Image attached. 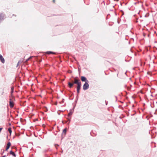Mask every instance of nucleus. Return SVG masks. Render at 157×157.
<instances>
[{"label": "nucleus", "instance_id": "obj_1", "mask_svg": "<svg viewBox=\"0 0 157 157\" xmlns=\"http://www.w3.org/2000/svg\"><path fill=\"white\" fill-rule=\"evenodd\" d=\"M74 84H77V93L79 94L80 92V90L81 86V83L80 80L78 78V77H75L74 78V81L71 83L69 82L68 83V86L70 88L72 87Z\"/></svg>", "mask_w": 157, "mask_h": 157}, {"label": "nucleus", "instance_id": "obj_2", "mask_svg": "<svg viewBox=\"0 0 157 157\" xmlns=\"http://www.w3.org/2000/svg\"><path fill=\"white\" fill-rule=\"evenodd\" d=\"M89 81L88 80L85 82L83 86V89L84 90H86L88 89L89 88V85L88 84Z\"/></svg>", "mask_w": 157, "mask_h": 157}, {"label": "nucleus", "instance_id": "obj_3", "mask_svg": "<svg viewBox=\"0 0 157 157\" xmlns=\"http://www.w3.org/2000/svg\"><path fill=\"white\" fill-rule=\"evenodd\" d=\"M10 107L11 108H13L14 105V102L12 101V100L11 99H10Z\"/></svg>", "mask_w": 157, "mask_h": 157}, {"label": "nucleus", "instance_id": "obj_4", "mask_svg": "<svg viewBox=\"0 0 157 157\" xmlns=\"http://www.w3.org/2000/svg\"><path fill=\"white\" fill-rule=\"evenodd\" d=\"M81 80L82 82H87V79L86 77L84 76H82L81 77Z\"/></svg>", "mask_w": 157, "mask_h": 157}, {"label": "nucleus", "instance_id": "obj_5", "mask_svg": "<svg viewBox=\"0 0 157 157\" xmlns=\"http://www.w3.org/2000/svg\"><path fill=\"white\" fill-rule=\"evenodd\" d=\"M0 60L1 62L3 63H4L5 61V59L0 54Z\"/></svg>", "mask_w": 157, "mask_h": 157}, {"label": "nucleus", "instance_id": "obj_6", "mask_svg": "<svg viewBox=\"0 0 157 157\" xmlns=\"http://www.w3.org/2000/svg\"><path fill=\"white\" fill-rule=\"evenodd\" d=\"M4 15L3 14H0V22L3 19Z\"/></svg>", "mask_w": 157, "mask_h": 157}, {"label": "nucleus", "instance_id": "obj_7", "mask_svg": "<svg viewBox=\"0 0 157 157\" xmlns=\"http://www.w3.org/2000/svg\"><path fill=\"white\" fill-rule=\"evenodd\" d=\"M46 53L48 55L50 54H56V53L48 51L46 52Z\"/></svg>", "mask_w": 157, "mask_h": 157}, {"label": "nucleus", "instance_id": "obj_8", "mask_svg": "<svg viewBox=\"0 0 157 157\" xmlns=\"http://www.w3.org/2000/svg\"><path fill=\"white\" fill-rule=\"evenodd\" d=\"M10 154L12 155H13V156H14V157H16V155H15V154L14 153V152H13V151H10Z\"/></svg>", "mask_w": 157, "mask_h": 157}, {"label": "nucleus", "instance_id": "obj_9", "mask_svg": "<svg viewBox=\"0 0 157 157\" xmlns=\"http://www.w3.org/2000/svg\"><path fill=\"white\" fill-rule=\"evenodd\" d=\"M11 129H12L10 127L8 128V131L9 132V133H10V135L11 134V133L12 132Z\"/></svg>", "mask_w": 157, "mask_h": 157}, {"label": "nucleus", "instance_id": "obj_10", "mask_svg": "<svg viewBox=\"0 0 157 157\" xmlns=\"http://www.w3.org/2000/svg\"><path fill=\"white\" fill-rule=\"evenodd\" d=\"M66 131H67V128L64 129L63 130V133L64 134H65L66 133Z\"/></svg>", "mask_w": 157, "mask_h": 157}, {"label": "nucleus", "instance_id": "obj_11", "mask_svg": "<svg viewBox=\"0 0 157 157\" xmlns=\"http://www.w3.org/2000/svg\"><path fill=\"white\" fill-rule=\"evenodd\" d=\"M11 92H12V93H13V90H14V87L13 86H12L11 87Z\"/></svg>", "mask_w": 157, "mask_h": 157}, {"label": "nucleus", "instance_id": "obj_12", "mask_svg": "<svg viewBox=\"0 0 157 157\" xmlns=\"http://www.w3.org/2000/svg\"><path fill=\"white\" fill-rule=\"evenodd\" d=\"M121 12L122 13V15H123L124 14V12L122 10H121Z\"/></svg>", "mask_w": 157, "mask_h": 157}, {"label": "nucleus", "instance_id": "obj_13", "mask_svg": "<svg viewBox=\"0 0 157 157\" xmlns=\"http://www.w3.org/2000/svg\"><path fill=\"white\" fill-rule=\"evenodd\" d=\"M21 63V61H19L18 62V63H17V67H18V66H19V63Z\"/></svg>", "mask_w": 157, "mask_h": 157}, {"label": "nucleus", "instance_id": "obj_14", "mask_svg": "<svg viewBox=\"0 0 157 157\" xmlns=\"http://www.w3.org/2000/svg\"><path fill=\"white\" fill-rule=\"evenodd\" d=\"M10 145H11V144H10V142H8V143L7 144V146H9L10 147Z\"/></svg>", "mask_w": 157, "mask_h": 157}, {"label": "nucleus", "instance_id": "obj_15", "mask_svg": "<svg viewBox=\"0 0 157 157\" xmlns=\"http://www.w3.org/2000/svg\"><path fill=\"white\" fill-rule=\"evenodd\" d=\"M72 114V113L71 112H70L68 114V116H71Z\"/></svg>", "mask_w": 157, "mask_h": 157}, {"label": "nucleus", "instance_id": "obj_16", "mask_svg": "<svg viewBox=\"0 0 157 157\" xmlns=\"http://www.w3.org/2000/svg\"><path fill=\"white\" fill-rule=\"evenodd\" d=\"M10 147L8 146H7L6 148V151H7L8 150V149Z\"/></svg>", "mask_w": 157, "mask_h": 157}, {"label": "nucleus", "instance_id": "obj_17", "mask_svg": "<svg viewBox=\"0 0 157 157\" xmlns=\"http://www.w3.org/2000/svg\"><path fill=\"white\" fill-rule=\"evenodd\" d=\"M29 59H30V58H28V59H26V61H26V62H27V61H28V60H29Z\"/></svg>", "mask_w": 157, "mask_h": 157}, {"label": "nucleus", "instance_id": "obj_18", "mask_svg": "<svg viewBox=\"0 0 157 157\" xmlns=\"http://www.w3.org/2000/svg\"><path fill=\"white\" fill-rule=\"evenodd\" d=\"M105 104H106V105H107V104H108V101H105Z\"/></svg>", "mask_w": 157, "mask_h": 157}, {"label": "nucleus", "instance_id": "obj_19", "mask_svg": "<svg viewBox=\"0 0 157 157\" xmlns=\"http://www.w3.org/2000/svg\"><path fill=\"white\" fill-rule=\"evenodd\" d=\"M32 57H33V56H30L29 58H30V59Z\"/></svg>", "mask_w": 157, "mask_h": 157}, {"label": "nucleus", "instance_id": "obj_20", "mask_svg": "<svg viewBox=\"0 0 157 157\" xmlns=\"http://www.w3.org/2000/svg\"><path fill=\"white\" fill-rule=\"evenodd\" d=\"M53 2L54 3L55 2V0H53Z\"/></svg>", "mask_w": 157, "mask_h": 157}, {"label": "nucleus", "instance_id": "obj_21", "mask_svg": "<svg viewBox=\"0 0 157 157\" xmlns=\"http://www.w3.org/2000/svg\"><path fill=\"white\" fill-rule=\"evenodd\" d=\"M136 22H138V21L137 20V21H136Z\"/></svg>", "mask_w": 157, "mask_h": 157}, {"label": "nucleus", "instance_id": "obj_22", "mask_svg": "<svg viewBox=\"0 0 157 157\" xmlns=\"http://www.w3.org/2000/svg\"><path fill=\"white\" fill-rule=\"evenodd\" d=\"M63 100H64V99H63V100H62V101L63 102Z\"/></svg>", "mask_w": 157, "mask_h": 157}, {"label": "nucleus", "instance_id": "obj_23", "mask_svg": "<svg viewBox=\"0 0 157 157\" xmlns=\"http://www.w3.org/2000/svg\"><path fill=\"white\" fill-rule=\"evenodd\" d=\"M5 157V156H3V157Z\"/></svg>", "mask_w": 157, "mask_h": 157}, {"label": "nucleus", "instance_id": "obj_24", "mask_svg": "<svg viewBox=\"0 0 157 157\" xmlns=\"http://www.w3.org/2000/svg\"><path fill=\"white\" fill-rule=\"evenodd\" d=\"M117 1H118V0H116Z\"/></svg>", "mask_w": 157, "mask_h": 157}]
</instances>
